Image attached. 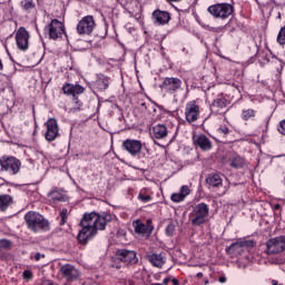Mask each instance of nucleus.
<instances>
[{"label": "nucleus", "instance_id": "obj_1", "mask_svg": "<svg viewBox=\"0 0 285 285\" xmlns=\"http://www.w3.org/2000/svg\"><path fill=\"white\" fill-rule=\"evenodd\" d=\"M112 216L110 214H106L101 216L96 212L85 213L81 220L80 226L81 230L78 234L79 244L86 245L90 239L97 235L98 230H105L108 222H111Z\"/></svg>", "mask_w": 285, "mask_h": 285}, {"label": "nucleus", "instance_id": "obj_2", "mask_svg": "<svg viewBox=\"0 0 285 285\" xmlns=\"http://www.w3.org/2000/svg\"><path fill=\"white\" fill-rule=\"evenodd\" d=\"M24 222L28 228L33 233H39V230H50V222L37 212H28L24 215Z\"/></svg>", "mask_w": 285, "mask_h": 285}, {"label": "nucleus", "instance_id": "obj_3", "mask_svg": "<svg viewBox=\"0 0 285 285\" xmlns=\"http://www.w3.org/2000/svg\"><path fill=\"white\" fill-rule=\"evenodd\" d=\"M210 209L205 203L196 205L189 215L193 226H202V224H206V218L208 217Z\"/></svg>", "mask_w": 285, "mask_h": 285}, {"label": "nucleus", "instance_id": "obj_4", "mask_svg": "<svg viewBox=\"0 0 285 285\" xmlns=\"http://www.w3.org/2000/svg\"><path fill=\"white\" fill-rule=\"evenodd\" d=\"M207 10L215 19H228L234 12L233 4L226 2L213 4Z\"/></svg>", "mask_w": 285, "mask_h": 285}, {"label": "nucleus", "instance_id": "obj_5", "mask_svg": "<svg viewBox=\"0 0 285 285\" xmlns=\"http://www.w3.org/2000/svg\"><path fill=\"white\" fill-rule=\"evenodd\" d=\"M285 250V236H277L274 238H269L266 242L265 252L267 255H279V253H284Z\"/></svg>", "mask_w": 285, "mask_h": 285}, {"label": "nucleus", "instance_id": "obj_6", "mask_svg": "<svg viewBox=\"0 0 285 285\" xmlns=\"http://www.w3.org/2000/svg\"><path fill=\"white\" fill-rule=\"evenodd\" d=\"M1 170H7L11 175H17L21 170V161L14 157H2L0 159Z\"/></svg>", "mask_w": 285, "mask_h": 285}, {"label": "nucleus", "instance_id": "obj_7", "mask_svg": "<svg viewBox=\"0 0 285 285\" xmlns=\"http://www.w3.org/2000/svg\"><path fill=\"white\" fill-rule=\"evenodd\" d=\"M95 26V18L92 16H86L78 22L77 32L78 35H92Z\"/></svg>", "mask_w": 285, "mask_h": 285}, {"label": "nucleus", "instance_id": "obj_8", "mask_svg": "<svg viewBox=\"0 0 285 285\" xmlns=\"http://www.w3.org/2000/svg\"><path fill=\"white\" fill-rule=\"evenodd\" d=\"M85 88L81 85H72V83H65L62 87L63 95H68L72 97L76 106H81V101H79L78 95H83Z\"/></svg>", "mask_w": 285, "mask_h": 285}, {"label": "nucleus", "instance_id": "obj_9", "mask_svg": "<svg viewBox=\"0 0 285 285\" xmlns=\"http://www.w3.org/2000/svg\"><path fill=\"white\" fill-rule=\"evenodd\" d=\"M16 42L17 47L22 50V52H26L28 48L30 47V33L26 28L20 27L16 33Z\"/></svg>", "mask_w": 285, "mask_h": 285}, {"label": "nucleus", "instance_id": "obj_10", "mask_svg": "<svg viewBox=\"0 0 285 285\" xmlns=\"http://www.w3.org/2000/svg\"><path fill=\"white\" fill-rule=\"evenodd\" d=\"M49 39H53L57 41L59 37L66 35V27L62 24L61 21L53 19L48 26Z\"/></svg>", "mask_w": 285, "mask_h": 285}, {"label": "nucleus", "instance_id": "obj_11", "mask_svg": "<svg viewBox=\"0 0 285 285\" xmlns=\"http://www.w3.org/2000/svg\"><path fill=\"white\" fill-rule=\"evenodd\" d=\"M60 273L62 277L67 279V282H77V279L81 277V273L79 272V269L70 264L62 265L60 267Z\"/></svg>", "mask_w": 285, "mask_h": 285}, {"label": "nucleus", "instance_id": "obj_12", "mask_svg": "<svg viewBox=\"0 0 285 285\" xmlns=\"http://www.w3.org/2000/svg\"><path fill=\"white\" fill-rule=\"evenodd\" d=\"M47 131L45 134V137L47 141H55L59 137V124L57 122V119L49 118L46 122Z\"/></svg>", "mask_w": 285, "mask_h": 285}, {"label": "nucleus", "instance_id": "obj_13", "mask_svg": "<svg viewBox=\"0 0 285 285\" xmlns=\"http://www.w3.org/2000/svg\"><path fill=\"white\" fill-rule=\"evenodd\" d=\"M116 257L120 262H124V264H137L139 262V258H137V253L135 250H128V249H118L116 250Z\"/></svg>", "mask_w": 285, "mask_h": 285}, {"label": "nucleus", "instance_id": "obj_14", "mask_svg": "<svg viewBox=\"0 0 285 285\" xmlns=\"http://www.w3.org/2000/svg\"><path fill=\"white\" fill-rule=\"evenodd\" d=\"M122 148L131 155V157H137L141 154V141L135 139H126L122 141Z\"/></svg>", "mask_w": 285, "mask_h": 285}, {"label": "nucleus", "instance_id": "obj_15", "mask_svg": "<svg viewBox=\"0 0 285 285\" xmlns=\"http://www.w3.org/2000/svg\"><path fill=\"white\" fill-rule=\"evenodd\" d=\"M161 90L166 92H177L181 88V79L179 78H165L164 82L160 85Z\"/></svg>", "mask_w": 285, "mask_h": 285}, {"label": "nucleus", "instance_id": "obj_16", "mask_svg": "<svg viewBox=\"0 0 285 285\" xmlns=\"http://www.w3.org/2000/svg\"><path fill=\"white\" fill-rule=\"evenodd\" d=\"M229 104L228 99L224 97L216 98L210 105L212 112H216V115H225Z\"/></svg>", "mask_w": 285, "mask_h": 285}, {"label": "nucleus", "instance_id": "obj_17", "mask_svg": "<svg viewBox=\"0 0 285 285\" xmlns=\"http://www.w3.org/2000/svg\"><path fill=\"white\" fill-rule=\"evenodd\" d=\"M185 117L188 124L197 121V119H199V106H197L195 102L187 105L185 109Z\"/></svg>", "mask_w": 285, "mask_h": 285}, {"label": "nucleus", "instance_id": "obj_18", "mask_svg": "<svg viewBox=\"0 0 285 285\" xmlns=\"http://www.w3.org/2000/svg\"><path fill=\"white\" fill-rule=\"evenodd\" d=\"M153 19H155V23H158L159 26H166V23L170 21V13L157 9L153 12Z\"/></svg>", "mask_w": 285, "mask_h": 285}, {"label": "nucleus", "instance_id": "obj_19", "mask_svg": "<svg viewBox=\"0 0 285 285\" xmlns=\"http://www.w3.org/2000/svg\"><path fill=\"white\" fill-rule=\"evenodd\" d=\"M194 144L195 146H198L200 150H210V148H213V144L210 142V139L206 137V135L195 136Z\"/></svg>", "mask_w": 285, "mask_h": 285}, {"label": "nucleus", "instance_id": "obj_20", "mask_svg": "<svg viewBox=\"0 0 285 285\" xmlns=\"http://www.w3.org/2000/svg\"><path fill=\"white\" fill-rule=\"evenodd\" d=\"M153 132L156 139H166V137H168V128L166 125H156L153 128Z\"/></svg>", "mask_w": 285, "mask_h": 285}, {"label": "nucleus", "instance_id": "obj_21", "mask_svg": "<svg viewBox=\"0 0 285 285\" xmlns=\"http://www.w3.org/2000/svg\"><path fill=\"white\" fill-rule=\"evenodd\" d=\"M135 233L138 235H146L147 233H153V226H146L144 223L137 220L134 223Z\"/></svg>", "mask_w": 285, "mask_h": 285}, {"label": "nucleus", "instance_id": "obj_22", "mask_svg": "<svg viewBox=\"0 0 285 285\" xmlns=\"http://www.w3.org/2000/svg\"><path fill=\"white\" fill-rule=\"evenodd\" d=\"M148 261L153 266H156V268L164 266V256H161V254H151L148 256Z\"/></svg>", "mask_w": 285, "mask_h": 285}, {"label": "nucleus", "instance_id": "obj_23", "mask_svg": "<svg viewBox=\"0 0 285 285\" xmlns=\"http://www.w3.org/2000/svg\"><path fill=\"white\" fill-rule=\"evenodd\" d=\"M206 184H208V186H213V188H217L222 186V177L219 176V174L208 176L206 178Z\"/></svg>", "mask_w": 285, "mask_h": 285}, {"label": "nucleus", "instance_id": "obj_24", "mask_svg": "<svg viewBox=\"0 0 285 285\" xmlns=\"http://www.w3.org/2000/svg\"><path fill=\"white\" fill-rule=\"evenodd\" d=\"M96 86L98 90H108V86H110V80L106 76H101L97 82Z\"/></svg>", "mask_w": 285, "mask_h": 285}, {"label": "nucleus", "instance_id": "obj_25", "mask_svg": "<svg viewBox=\"0 0 285 285\" xmlns=\"http://www.w3.org/2000/svg\"><path fill=\"white\" fill-rule=\"evenodd\" d=\"M12 205V196L1 195L0 196V210H6L8 206Z\"/></svg>", "mask_w": 285, "mask_h": 285}, {"label": "nucleus", "instance_id": "obj_26", "mask_svg": "<svg viewBox=\"0 0 285 285\" xmlns=\"http://www.w3.org/2000/svg\"><path fill=\"white\" fill-rule=\"evenodd\" d=\"M49 197H51L53 202H66V195L59 193L57 189L51 190Z\"/></svg>", "mask_w": 285, "mask_h": 285}, {"label": "nucleus", "instance_id": "obj_27", "mask_svg": "<svg viewBox=\"0 0 285 285\" xmlns=\"http://www.w3.org/2000/svg\"><path fill=\"white\" fill-rule=\"evenodd\" d=\"M242 246H247L249 248H253V247H255V242L245 240V242H242V243H236V244H233L232 246H229V249L233 250V248H242Z\"/></svg>", "mask_w": 285, "mask_h": 285}, {"label": "nucleus", "instance_id": "obj_28", "mask_svg": "<svg viewBox=\"0 0 285 285\" xmlns=\"http://www.w3.org/2000/svg\"><path fill=\"white\" fill-rule=\"evenodd\" d=\"M233 168H242L244 166V158L237 156L230 161Z\"/></svg>", "mask_w": 285, "mask_h": 285}, {"label": "nucleus", "instance_id": "obj_29", "mask_svg": "<svg viewBox=\"0 0 285 285\" xmlns=\"http://www.w3.org/2000/svg\"><path fill=\"white\" fill-rule=\"evenodd\" d=\"M21 8H23V10H32V8H35V1L33 0H22Z\"/></svg>", "mask_w": 285, "mask_h": 285}, {"label": "nucleus", "instance_id": "obj_30", "mask_svg": "<svg viewBox=\"0 0 285 285\" xmlns=\"http://www.w3.org/2000/svg\"><path fill=\"white\" fill-rule=\"evenodd\" d=\"M277 42L281 46L285 45V26L279 30L278 36H277Z\"/></svg>", "mask_w": 285, "mask_h": 285}, {"label": "nucleus", "instance_id": "obj_31", "mask_svg": "<svg viewBox=\"0 0 285 285\" xmlns=\"http://www.w3.org/2000/svg\"><path fill=\"white\" fill-rule=\"evenodd\" d=\"M250 117H255V110L253 109H247L243 111V119L245 121H248V119H250Z\"/></svg>", "mask_w": 285, "mask_h": 285}, {"label": "nucleus", "instance_id": "obj_32", "mask_svg": "<svg viewBox=\"0 0 285 285\" xmlns=\"http://www.w3.org/2000/svg\"><path fill=\"white\" fill-rule=\"evenodd\" d=\"M166 235H168V237H173V235H175V223H169L167 225Z\"/></svg>", "mask_w": 285, "mask_h": 285}, {"label": "nucleus", "instance_id": "obj_33", "mask_svg": "<svg viewBox=\"0 0 285 285\" xmlns=\"http://www.w3.org/2000/svg\"><path fill=\"white\" fill-rule=\"evenodd\" d=\"M186 199L180 193H176L171 195V202L179 204V202H184Z\"/></svg>", "mask_w": 285, "mask_h": 285}, {"label": "nucleus", "instance_id": "obj_34", "mask_svg": "<svg viewBox=\"0 0 285 285\" xmlns=\"http://www.w3.org/2000/svg\"><path fill=\"white\" fill-rule=\"evenodd\" d=\"M60 217H61L60 226H63V224H66V219H68V209L67 208H63L61 210Z\"/></svg>", "mask_w": 285, "mask_h": 285}, {"label": "nucleus", "instance_id": "obj_35", "mask_svg": "<svg viewBox=\"0 0 285 285\" xmlns=\"http://www.w3.org/2000/svg\"><path fill=\"white\" fill-rule=\"evenodd\" d=\"M12 247V243L10 240L2 239L0 240V248H4V250H8Z\"/></svg>", "mask_w": 285, "mask_h": 285}, {"label": "nucleus", "instance_id": "obj_36", "mask_svg": "<svg viewBox=\"0 0 285 285\" xmlns=\"http://www.w3.org/2000/svg\"><path fill=\"white\" fill-rule=\"evenodd\" d=\"M179 193L186 198L188 197V195H190V188L185 185L180 188Z\"/></svg>", "mask_w": 285, "mask_h": 285}, {"label": "nucleus", "instance_id": "obj_37", "mask_svg": "<svg viewBox=\"0 0 285 285\" xmlns=\"http://www.w3.org/2000/svg\"><path fill=\"white\" fill-rule=\"evenodd\" d=\"M278 132L285 135V120H282L278 126Z\"/></svg>", "mask_w": 285, "mask_h": 285}, {"label": "nucleus", "instance_id": "obj_38", "mask_svg": "<svg viewBox=\"0 0 285 285\" xmlns=\"http://www.w3.org/2000/svg\"><path fill=\"white\" fill-rule=\"evenodd\" d=\"M22 277L24 278V279H32V272L31 271H24L23 273H22Z\"/></svg>", "mask_w": 285, "mask_h": 285}, {"label": "nucleus", "instance_id": "obj_39", "mask_svg": "<svg viewBox=\"0 0 285 285\" xmlns=\"http://www.w3.org/2000/svg\"><path fill=\"white\" fill-rule=\"evenodd\" d=\"M139 199H141V202H150V196H144L140 194Z\"/></svg>", "mask_w": 285, "mask_h": 285}, {"label": "nucleus", "instance_id": "obj_40", "mask_svg": "<svg viewBox=\"0 0 285 285\" xmlns=\"http://www.w3.org/2000/svg\"><path fill=\"white\" fill-rule=\"evenodd\" d=\"M220 131H222L224 135H228V132H230V130L228 129V127H222V128H220Z\"/></svg>", "mask_w": 285, "mask_h": 285}, {"label": "nucleus", "instance_id": "obj_41", "mask_svg": "<svg viewBox=\"0 0 285 285\" xmlns=\"http://www.w3.org/2000/svg\"><path fill=\"white\" fill-rule=\"evenodd\" d=\"M41 257H46V255H41V253H37L35 256L36 262H39V259H41Z\"/></svg>", "mask_w": 285, "mask_h": 285}, {"label": "nucleus", "instance_id": "obj_42", "mask_svg": "<svg viewBox=\"0 0 285 285\" xmlns=\"http://www.w3.org/2000/svg\"><path fill=\"white\" fill-rule=\"evenodd\" d=\"M41 285H55L52 281H43Z\"/></svg>", "mask_w": 285, "mask_h": 285}, {"label": "nucleus", "instance_id": "obj_43", "mask_svg": "<svg viewBox=\"0 0 285 285\" xmlns=\"http://www.w3.org/2000/svg\"><path fill=\"white\" fill-rule=\"evenodd\" d=\"M169 282H171V278H170V277H167V278H165V279L163 281V284L166 285V284H168Z\"/></svg>", "mask_w": 285, "mask_h": 285}, {"label": "nucleus", "instance_id": "obj_44", "mask_svg": "<svg viewBox=\"0 0 285 285\" xmlns=\"http://www.w3.org/2000/svg\"><path fill=\"white\" fill-rule=\"evenodd\" d=\"M171 283H173L174 285H179V281H177V278H171Z\"/></svg>", "mask_w": 285, "mask_h": 285}, {"label": "nucleus", "instance_id": "obj_45", "mask_svg": "<svg viewBox=\"0 0 285 285\" xmlns=\"http://www.w3.org/2000/svg\"><path fill=\"white\" fill-rule=\"evenodd\" d=\"M279 208H282V205H279V204H276V205L274 206V210H279Z\"/></svg>", "mask_w": 285, "mask_h": 285}, {"label": "nucleus", "instance_id": "obj_46", "mask_svg": "<svg viewBox=\"0 0 285 285\" xmlns=\"http://www.w3.org/2000/svg\"><path fill=\"white\" fill-rule=\"evenodd\" d=\"M219 282L220 284H224V282H226V277H219Z\"/></svg>", "mask_w": 285, "mask_h": 285}, {"label": "nucleus", "instance_id": "obj_47", "mask_svg": "<svg viewBox=\"0 0 285 285\" xmlns=\"http://www.w3.org/2000/svg\"><path fill=\"white\" fill-rule=\"evenodd\" d=\"M272 284H273V285H282V284H279L277 281H272Z\"/></svg>", "mask_w": 285, "mask_h": 285}, {"label": "nucleus", "instance_id": "obj_48", "mask_svg": "<svg viewBox=\"0 0 285 285\" xmlns=\"http://www.w3.org/2000/svg\"><path fill=\"white\" fill-rule=\"evenodd\" d=\"M169 3L181 1V0H167Z\"/></svg>", "mask_w": 285, "mask_h": 285}, {"label": "nucleus", "instance_id": "obj_49", "mask_svg": "<svg viewBox=\"0 0 285 285\" xmlns=\"http://www.w3.org/2000/svg\"><path fill=\"white\" fill-rule=\"evenodd\" d=\"M197 277H204V274L203 273H198Z\"/></svg>", "mask_w": 285, "mask_h": 285}, {"label": "nucleus", "instance_id": "obj_50", "mask_svg": "<svg viewBox=\"0 0 285 285\" xmlns=\"http://www.w3.org/2000/svg\"><path fill=\"white\" fill-rule=\"evenodd\" d=\"M0 70H3V63H1V60H0Z\"/></svg>", "mask_w": 285, "mask_h": 285}, {"label": "nucleus", "instance_id": "obj_51", "mask_svg": "<svg viewBox=\"0 0 285 285\" xmlns=\"http://www.w3.org/2000/svg\"><path fill=\"white\" fill-rule=\"evenodd\" d=\"M205 284H208V281H206Z\"/></svg>", "mask_w": 285, "mask_h": 285}]
</instances>
